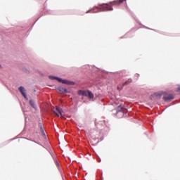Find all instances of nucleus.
Returning a JSON list of instances; mask_svg holds the SVG:
<instances>
[{
  "instance_id": "16",
  "label": "nucleus",
  "mask_w": 180,
  "mask_h": 180,
  "mask_svg": "<svg viewBox=\"0 0 180 180\" xmlns=\"http://www.w3.org/2000/svg\"><path fill=\"white\" fill-rule=\"evenodd\" d=\"M163 94H164V92L163 93H155V96H156V98H161V96H162Z\"/></svg>"
},
{
  "instance_id": "15",
  "label": "nucleus",
  "mask_w": 180,
  "mask_h": 180,
  "mask_svg": "<svg viewBox=\"0 0 180 180\" xmlns=\"http://www.w3.org/2000/svg\"><path fill=\"white\" fill-rule=\"evenodd\" d=\"M54 162L57 167V168L60 169V163H58V161L57 160V158L56 157L53 158Z\"/></svg>"
},
{
  "instance_id": "21",
  "label": "nucleus",
  "mask_w": 180,
  "mask_h": 180,
  "mask_svg": "<svg viewBox=\"0 0 180 180\" xmlns=\"http://www.w3.org/2000/svg\"><path fill=\"white\" fill-rule=\"evenodd\" d=\"M135 20L137 22V23H139L140 25H141V23H140V20H139L138 19L135 18Z\"/></svg>"
},
{
  "instance_id": "17",
  "label": "nucleus",
  "mask_w": 180,
  "mask_h": 180,
  "mask_svg": "<svg viewBox=\"0 0 180 180\" xmlns=\"http://www.w3.org/2000/svg\"><path fill=\"white\" fill-rule=\"evenodd\" d=\"M38 127L39 129H43V124L41 123V120H39V122H38Z\"/></svg>"
},
{
  "instance_id": "23",
  "label": "nucleus",
  "mask_w": 180,
  "mask_h": 180,
  "mask_svg": "<svg viewBox=\"0 0 180 180\" xmlns=\"http://www.w3.org/2000/svg\"><path fill=\"white\" fill-rule=\"evenodd\" d=\"M39 20V18L34 22L33 26H34V23Z\"/></svg>"
},
{
  "instance_id": "5",
  "label": "nucleus",
  "mask_w": 180,
  "mask_h": 180,
  "mask_svg": "<svg viewBox=\"0 0 180 180\" xmlns=\"http://www.w3.org/2000/svg\"><path fill=\"white\" fill-rule=\"evenodd\" d=\"M163 94L164 96L162 99L165 102H171V101H174V99H175V96H174V94H167V92H163Z\"/></svg>"
},
{
  "instance_id": "10",
  "label": "nucleus",
  "mask_w": 180,
  "mask_h": 180,
  "mask_svg": "<svg viewBox=\"0 0 180 180\" xmlns=\"http://www.w3.org/2000/svg\"><path fill=\"white\" fill-rule=\"evenodd\" d=\"M29 103L32 109H34V110H37V105H36V101L34 100L30 99Z\"/></svg>"
},
{
  "instance_id": "18",
  "label": "nucleus",
  "mask_w": 180,
  "mask_h": 180,
  "mask_svg": "<svg viewBox=\"0 0 180 180\" xmlns=\"http://www.w3.org/2000/svg\"><path fill=\"white\" fill-rule=\"evenodd\" d=\"M129 34H130V32H127L124 37H122L121 39H127Z\"/></svg>"
},
{
  "instance_id": "12",
  "label": "nucleus",
  "mask_w": 180,
  "mask_h": 180,
  "mask_svg": "<svg viewBox=\"0 0 180 180\" xmlns=\"http://www.w3.org/2000/svg\"><path fill=\"white\" fill-rule=\"evenodd\" d=\"M39 131H40V133H41L42 137H43L44 139H45V140H46V139H47V136H46V132L44 131V129L40 128V129H39Z\"/></svg>"
},
{
  "instance_id": "9",
  "label": "nucleus",
  "mask_w": 180,
  "mask_h": 180,
  "mask_svg": "<svg viewBox=\"0 0 180 180\" xmlns=\"http://www.w3.org/2000/svg\"><path fill=\"white\" fill-rule=\"evenodd\" d=\"M56 91H58L60 92V94H70V91L67 88L63 87L61 86H59L58 87H56Z\"/></svg>"
},
{
  "instance_id": "3",
  "label": "nucleus",
  "mask_w": 180,
  "mask_h": 180,
  "mask_svg": "<svg viewBox=\"0 0 180 180\" xmlns=\"http://www.w3.org/2000/svg\"><path fill=\"white\" fill-rule=\"evenodd\" d=\"M49 79H52L53 81H54V79H56V81H58V82H59L60 84H64V85H69V86H74V85H75V82L63 79V78L57 77V76L49 75Z\"/></svg>"
},
{
  "instance_id": "26",
  "label": "nucleus",
  "mask_w": 180,
  "mask_h": 180,
  "mask_svg": "<svg viewBox=\"0 0 180 180\" xmlns=\"http://www.w3.org/2000/svg\"><path fill=\"white\" fill-rule=\"evenodd\" d=\"M2 68V65H1V64H0V68Z\"/></svg>"
},
{
  "instance_id": "20",
  "label": "nucleus",
  "mask_w": 180,
  "mask_h": 180,
  "mask_svg": "<svg viewBox=\"0 0 180 180\" xmlns=\"http://www.w3.org/2000/svg\"><path fill=\"white\" fill-rule=\"evenodd\" d=\"M96 160H97L98 162H101L102 161V160L99 158L98 155L96 156Z\"/></svg>"
},
{
  "instance_id": "7",
  "label": "nucleus",
  "mask_w": 180,
  "mask_h": 180,
  "mask_svg": "<svg viewBox=\"0 0 180 180\" xmlns=\"http://www.w3.org/2000/svg\"><path fill=\"white\" fill-rule=\"evenodd\" d=\"M18 91H20L21 95L26 99V101H29V98L27 97V94H26V89L23 86H20L18 87Z\"/></svg>"
},
{
  "instance_id": "13",
  "label": "nucleus",
  "mask_w": 180,
  "mask_h": 180,
  "mask_svg": "<svg viewBox=\"0 0 180 180\" xmlns=\"http://www.w3.org/2000/svg\"><path fill=\"white\" fill-rule=\"evenodd\" d=\"M133 82V79L131 78L127 79L123 84L122 86H124L126 85H129V84H131Z\"/></svg>"
},
{
  "instance_id": "8",
  "label": "nucleus",
  "mask_w": 180,
  "mask_h": 180,
  "mask_svg": "<svg viewBox=\"0 0 180 180\" xmlns=\"http://www.w3.org/2000/svg\"><path fill=\"white\" fill-rule=\"evenodd\" d=\"M55 113L57 115V116H63V113H64V110H63V108L61 107L56 105L55 108Z\"/></svg>"
},
{
  "instance_id": "29",
  "label": "nucleus",
  "mask_w": 180,
  "mask_h": 180,
  "mask_svg": "<svg viewBox=\"0 0 180 180\" xmlns=\"http://www.w3.org/2000/svg\"><path fill=\"white\" fill-rule=\"evenodd\" d=\"M12 140H15V139H11V141H12Z\"/></svg>"
},
{
  "instance_id": "4",
  "label": "nucleus",
  "mask_w": 180,
  "mask_h": 180,
  "mask_svg": "<svg viewBox=\"0 0 180 180\" xmlns=\"http://www.w3.org/2000/svg\"><path fill=\"white\" fill-rule=\"evenodd\" d=\"M77 95L79 96H86L89 99H94L95 98V95L90 90L79 89L77 91Z\"/></svg>"
},
{
  "instance_id": "11",
  "label": "nucleus",
  "mask_w": 180,
  "mask_h": 180,
  "mask_svg": "<svg viewBox=\"0 0 180 180\" xmlns=\"http://www.w3.org/2000/svg\"><path fill=\"white\" fill-rule=\"evenodd\" d=\"M116 77H119V78H123V77H126V70L117 72Z\"/></svg>"
},
{
  "instance_id": "1",
  "label": "nucleus",
  "mask_w": 180,
  "mask_h": 180,
  "mask_svg": "<svg viewBox=\"0 0 180 180\" xmlns=\"http://www.w3.org/2000/svg\"><path fill=\"white\" fill-rule=\"evenodd\" d=\"M126 0H115L109 4H98V6H94L93 8L87 11L86 13H98V12H106L113 11V5H120Z\"/></svg>"
},
{
  "instance_id": "14",
  "label": "nucleus",
  "mask_w": 180,
  "mask_h": 180,
  "mask_svg": "<svg viewBox=\"0 0 180 180\" xmlns=\"http://www.w3.org/2000/svg\"><path fill=\"white\" fill-rule=\"evenodd\" d=\"M45 15H57V13H56L55 11H53L51 10H49L45 13Z\"/></svg>"
},
{
  "instance_id": "28",
  "label": "nucleus",
  "mask_w": 180,
  "mask_h": 180,
  "mask_svg": "<svg viewBox=\"0 0 180 180\" xmlns=\"http://www.w3.org/2000/svg\"><path fill=\"white\" fill-rule=\"evenodd\" d=\"M44 12H46V9H44Z\"/></svg>"
},
{
  "instance_id": "25",
  "label": "nucleus",
  "mask_w": 180,
  "mask_h": 180,
  "mask_svg": "<svg viewBox=\"0 0 180 180\" xmlns=\"http://www.w3.org/2000/svg\"><path fill=\"white\" fill-rule=\"evenodd\" d=\"M41 16H43V13L41 15L40 18H41Z\"/></svg>"
},
{
  "instance_id": "24",
  "label": "nucleus",
  "mask_w": 180,
  "mask_h": 180,
  "mask_svg": "<svg viewBox=\"0 0 180 180\" xmlns=\"http://www.w3.org/2000/svg\"><path fill=\"white\" fill-rule=\"evenodd\" d=\"M146 27V29H150V28H148V27Z\"/></svg>"
},
{
  "instance_id": "27",
  "label": "nucleus",
  "mask_w": 180,
  "mask_h": 180,
  "mask_svg": "<svg viewBox=\"0 0 180 180\" xmlns=\"http://www.w3.org/2000/svg\"><path fill=\"white\" fill-rule=\"evenodd\" d=\"M137 75H138V77H140V75H139V74H138Z\"/></svg>"
},
{
  "instance_id": "6",
  "label": "nucleus",
  "mask_w": 180,
  "mask_h": 180,
  "mask_svg": "<svg viewBox=\"0 0 180 180\" xmlns=\"http://www.w3.org/2000/svg\"><path fill=\"white\" fill-rule=\"evenodd\" d=\"M95 125L97 127V129H99L100 130H102V127H103V126H106V127H108V124H106V121L103 120H100V121H98V120H96Z\"/></svg>"
},
{
  "instance_id": "19",
  "label": "nucleus",
  "mask_w": 180,
  "mask_h": 180,
  "mask_svg": "<svg viewBox=\"0 0 180 180\" xmlns=\"http://www.w3.org/2000/svg\"><path fill=\"white\" fill-rule=\"evenodd\" d=\"M88 68H89V65H86L83 66L84 70H88Z\"/></svg>"
},
{
  "instance_id": "2",
  "label": "nucleus",
  "mask_w": 180,
  "mask_h": 180,
  "mask_svg": "<svg viewBox=\"0 0 180 180\" xmlns=\"http://www.w3.org/2000/svg\"><path fill=\"white\" fill-rule=\"evenodd\" d=\"M127 112H129V110L124 105H120L115 109L112 110V115L116 116L118 119H122L127 116Z\"/></svg>"
},
{
  "instance_id": "22",
  "label": "nucleus",
  "mask_w": 180,
  "mask_h": 180,
  "mask_svg": "<svg viewBox=\"0 0 180 180\" xmlns=\"http://www.w3.org/2000/svg\"><path fill=\"white\" fill-rule=\"evenodd\" d=\"M176 92H180V86L177 88Z\"/></svg>"
},
{
  "instance_id": "30",
  "label": "nucleus",
  "mask_w": 180,
  "mask_h": 180,
  "mask_svg": "<svg viewBox=\"0 0 180 180\" xmlns=\"http://www.w3.org/2000/svg\"><path fill=\"white\" fill-rule=\"evenodd\" d=\"M94 68H96V67H94Z\"/></svg>"
}]
</instances>
